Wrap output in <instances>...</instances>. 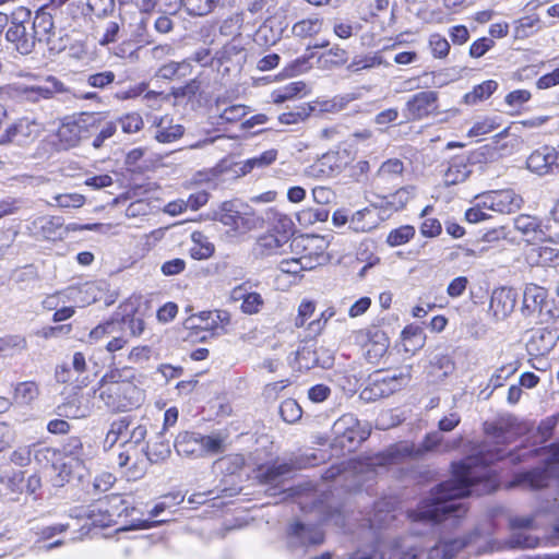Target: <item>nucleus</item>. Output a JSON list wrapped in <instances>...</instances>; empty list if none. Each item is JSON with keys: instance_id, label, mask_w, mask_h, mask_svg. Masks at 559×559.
I'll return each instance as SVG.
<instances>
[{"instance_id": "nucleus-38", "label": "nucleus", "mask_w": 559, "mask_h": 559, "mask_svg": "<svg viewBox=\"0 0 559 559\" xmlns=\"http://www.w3.org/2000/svg\"><path fill=\"white\" fill-rule=\"evenodd\" d=\"M119 333H121V320H118L114 313L108 320L100 322L91 330L87 342L95 344L105 337H110Z\"/></svg>"}, {"instance_id": "nucleus-20", "label": "nucleus", "mask_w": 559, "mask_h": 559, "mask_svg": "<svg viewBox=\"0 0 559 559\" xmlns=\"http://www.w3.org/2000/svg\"><path fill=\"white\" fill-rule=\"evenodd\" d=\"M518 294L511 287H498L493 289L489 304V311L496 320L507 319L514 310Z\"/></svg>"}, {"instance_id": "nucleus-2", "label": "nucleus", "mask_w": 559, "mask_h": 559, "mask_svg": "<svg viewBox=\"0 0 559 559\" xmlns=\"http://www.w3.org/2000/svg\"><path fill=\"white\" fill-rule=\"evenodd\" d=\"M98 399L112 413L130 412L145 401V392L136 384L135 371L130 367L110 368L97 383Z\"/></svg>"}, {"instance_id": "nucleus-54", "label": "nucleus", "mask_w": 559, "mask_h": 559, "mask_svg": "<svg viewBox=\"0 0 559 559\" xmlns=\"http://www.w3.org/2000/svg\"><path fill=\"white\" fill-rule=\"evenodd\" d=\"M38 394V385L34 381L20 382L14 390V399L21 404H29Z\"/></svg>"}, {"instance_id": "nucleus-35", "label": "nucleus", "mask_w": 559, "mask_h": 559, "mask_svg": "<svg viewBox=\"0 0 559 559\" xmlns=\"http://www.w3.org/2000/svg\"><path fill=\"white\" fill-rule=\"evenodd\" d=\"M426 335L419 325L409 324L402 331V346L405 353L415 354L424 347Z\"/></svg>"}, {"instance_id": "nucleus-49", "label": "nucleus", "mask_w": 559, "mask_h": 559, "mask_svg": "<svg viewBox=\"0 0 559 559\" xmlns=\"http://www.w3.org/2000/svg\"><path fill=\"white\" fill-rule=\"evenodd\" d=\"M96 131L97 134L93 140V146L98 148L106 140L110 139L116 133L117 124L114 121L105 120L98 115L97 122L92 128V133Z\"/></svg>"}, {"instance_id": "nucleus-4", "label": "nucleus", "mask_w": 559, "mask_h": 559, "mask_svg": "<svg viewBox=\"0 0 559 559\" xmlns=\"http://www.w3.org/2000/svg\"><path fill=\"white\" fill-rule=\"evenodd\" d=\"M215 218L231 236H243L263 226L264 219L247 203L230 200L222 203Z\"/></svg>"}, {"instance_id": "nucleus-17", "label": "nucleus", "mask_w": 559, "mask_h": 559, "mask_svg": "<svg viewBox=\"0 0 559 559\" xmlns=\"http://www.w3.org/2000/svg\"><path fill=\"white\" fill-rule=\"evenodd\" d=\"M150 459L148 451L128 449L119 453L117 464L124 469L123 473L129 480H138L145 475Z\"/></svg>"}, {"instance_id": "nucleus-14", "label": "nucleus", "mask_w": 559, "mask_h": 559, "mask_svg": "<svg viewBox=\"0 0 559 559\" xmlns=\"http://www.w3.org/2000/svg\"><path fill=\"white\" fill-rule=\"evenodd\" d=\"M420 449H416L414 443L408 441H401L392 444L383 452L370 457L368 465L372 467H382L401 464L406 460L420 457Z\"/></svg>"}, {"instance_id": "nucleus-8", "label": "nucleus", "mask_w": 559, "mask_h": 559, "mask_svg": "<svg viewBox=\"0 0 559 559\" xmlns=\"http://www.w3.org/2000/svg\"><path fill=\"white\" fill-rule=\"evenodd\" d=\"M11 91L20 100L38 103L43 99H50L56 94L64 93L67 88L57 78L48 75L36 84L16 83Z\"/></svg>"}, {"instance_id": "nucleus-44", "label": "nucleus", "mask_w": 559, "mask_h": 559, "mask_svg": "<svg viewBox=\"0 0 559 559\" xmlns=\"http://www.w3.org/2000/svg\"><path fill=\"white\" fill-rule=\"evenodd\" d=\"M147 436V427L144 424L131 425L128 437L124 439L123 450L138 449L148 451V444L145 441Z\"/></svg>"}, {"instance_id": "nucleus-28", "label": "nucleus", "mask_w": 559, "mask_h": 559, "mask_svg": "<svg viewBox=\"0 0 559 559\" xmlns=\"http://www.w3.org/2000/svg\"><path fill=\"white\" fill-rule=\"evenodd\" d=\"M509 128L504 129L495 136V140L488 144L481 145L469 154V160L473 164L490 163L499 159L503 153L504 145L500 143V139L506 138Z\"/></svg>"}, {"instance_id": "nucleus-5", "label": "nucleus", "mask_w": 559, "mask_h": 559, "mask_svg": "<svg viewBox=\"0 0 559 559\" xmlns=\"http://www.w3.org/2000/svg\"><path fill=\"white\" fill-rule=\"evenodd\" d=\"M177 453L186 457H203L224 451V439L219 436H203L199 432L185 431L175 441Z\"/></svg>"}, {"instance_id": "nucleus-7", "label": "nucleus", "mask_w": 559, "mask_h": 559, "mask_svg": "<svg viewBox=\"0 0 559 559\" xmlns=\"http://www.w3.org/2000/svg\"><path fill=\"white\" fill-rule=\"evenodd\" d=\"M31 11L24 7L17 8L11 15V25L5 33V39L22 55H28L35 47L36 35L28 29Z\"/></svg>"}, {"instance_id": "nucleus-51", "label": "nucleus", "mask_w": 559, "mask_h": 559, "mask_svg": "<svg viewBox=\"0 0 559 559\" xmlns=\"http://www.w3.org/2000/svg\"><path fill=\"white\" fill-rule=\"evenodd\" d=\"M109 511L105 508L102 501L92 506L86 514L88 521L92 526L95 527H108L111 525H116L114 520L110 519Z\"/></svg>"}, {"instance_id": "nucleus-31", "label": "nucleus", "mask_w": 559, "mask_h": 559, "mask_svg": "<svg viewBox=\"0 0 559 559\" xmlns=\"http://www.w3.org/2000/svg\"><path fill=\"white\" fill-rule=\"evenodd\" d=\"M556 344V335L548 329H539L533 333L527 350L532 355L544 356L548 354Z\"/></svg>"}, {"instance_id": "nucleus-27", "label": "nucleus", "mask_w": 559, "mask_h": 559, "mask_svg": "<svg viewBox=\"0 0 559 559\" xmlns=\"http://www.w3.org/2000/svg\"><path fill=\"white\" fill-rule=\"evenodd\" d=\"M33 230L46 240H59L66 237L63 221L59 216H40L33 221Z\"/></svg>"}, {"instance_id": "nucleus-60", "label": "nucleus", "mask_w": 559, "mask_h": 559, "mask_svg": "<svg viewBox=\"0 0 559 559\" xmlns=\"http://www.w3.org/2000/svg\"><path fill=\"white\" fill-rule=\"evenodd\" d=\"M280 414L284 421L295 424L301 418L302 409L295 400L287 399L281 403Z\"/></svg>"}, {"instance_id": "nucleus-37", "label": "nucleus", "mask_w": 559, "mask_h": 559, "mask_svg": "<svg viewBox=\"0 0 559 559\" xmlns=\"http://www.w3.org/2000/svg\"><path fill=\"white\" fill-rule=\"evenodd\" d=\"M214 250V245L203 233L193 231L191 234V247L189 249L191 258L194 260H205L213 255Z\"/></svg>"}, {"instance_id": "nucleus-3", "label": "nucleus", "mask_w": 559, "mask_h": 559, "mask_svg": "<svg viewBox=\"0 0 559 559\" xmlns=\"http://www.w3.org/2000/svg\"><path fill=\"white\" fill-rule=\"evenodd\" d=\"M414 531L412 535L396 540V555L392 559H453L468 540L456 538L450 542H439L427 548L426 543Z\"/></svg>"}, {"instance_id": "nucleus-34", "label": "nucleus", "mask_w": 559, "mask_h": 559, "mask_svg": "<svg viewBox=\"0 0 559 559\" xmlns=\"http://www.w3.org/2000/svg\"><path fill=\"white\" fill-rule=\"evenodd\" d=\"M396 540L390 545L379 543L377 546H371L358 549L352 554L347 559H392L396 555Z\"/></svg>"}, {"instance_id": "nucleus-61", "label": "nucleus", "mask_w": 559, "mask_h": 559, "mask_svg": "<svg viewBox=\"0 0 559 559\" xmlns=\"http://www.w3.org/2000/svg\"><path fill=\"white\" fill-rule=\"evenodd\" d=\"M432 373L445 378L454 371L455 365L449 355H436L431 361Z\"/></svg>"}, {"instance_id": "nucleus-29", "label": "nucleus", "mask_w": 559, "mask_h": 559, "mask_svg": "<svg viewBox=\"0 0 559 559\" xmlns=\"http://www.w3.org/2000/svg\"><path fill=\"white\" fill-rule=\"evenodd\" d=\"M56 27H58L57 20L53 16L50 5L40 8L31 24V29L39 41L49 40Z\"/></svg>"}, {"instance_id": "nucleus-42", "label": "nucleus", "mask_w": 559, "mask_h": 559, "mask_svg": "<svg viewBox=\"0 0 559 559\" xmlns=\"http://www.w3.org/2000/svg\"><path fill=\"white\" fill-rule=\"evenodd\" d=\"M498 88V83L495 80H487L483 83L474 86V88L466 93L463 97V102L466 105H476L480 102L488 99Z\"/></svg>"}, {"instance_id": "nucleus-23", "label": "nucleus", "mask_w": 559, "mask_h": 559, "mask_svg": "<svg viewBox=\"0 0 559 559\" xmlns=\"http://www.w3.org/2000/svg\"><path fill=\"white\" fill-rule=\"evenodd\" d=\"M547 297L548 292L546 288L534 283L526 284L523 292V302L521 307L523 316L530 317L540 314L546 305Z\"/></svg>"}, {"instance_id": "nucleus-10", "label": "nucleus", "mask_w": 559, "mask_h": 559, "mask_svg": "<svg viewBox=\"0 0 559 559\" xmlns=\"http://www.w3.org/2000/svg\"><path fill=\"white\" fill-rule=\"evenodd\" d=\"M542 451L549 454L545 461V467L519 475L515 480L518 485L539 489L548 486L550 477H559V442L543 448Z\"/></svg>"}, {"instance_id": "nucleus-39", "label": "nucleus", "mask_w": 559, "mask_h": 559, "mask_svg": "<svg viewBox=\"0 0 559 559\" xmlns=\"http://www.w3.org/2000/svg\"><path fill=\"white\" fill-rule=\"evenodd\" d=\"M128 305L124 306V310L115 312L116 318L121 320V333L124 332L126 329L129 330V334L133 337H139L145 330V322L142 317L136 316L134 311L131 309L129 312L127 310Z\"/></svg>"}, {"instance_id": "nucleus-22", "label": "nucleus", "mask_w": 559, "mask_h": 559, "mask_svg": "<svg viewBox=\"0 0 559 559\" xmlns=\"http://www.w3.org/2000/svg\"><path fill=\"white\" fill-rule=\"evenodd\" d=\"M526 166L532 173L543 176L559 166V155L554 147L545 145L527 157Z\"/></svg>"}, {"instance_id": "nucleus-32", "label": "nucleus", "mask_w": 559, "mask_h": 559, "mask_svg": "<svg viewBox=\"0 0 559 559\" xmlns=\"http://www.w3.org/2000/svg\"><path fill=\"white\" fill-rule=\"evenodd\" d=\"M58 415L67 418H85L91 414V406L83 396L73 395L57 407Z\"/></svg>"}, {"instance_id": "nucleus-15", "label": "nucleus", "mask_w": 559, "mask_h": 559, "mask_svg": "<svg viewBox=\"0 0 559 559\" xmlns=\"http://www.w3.org/2000/svg\"><path fill=\"white\" fill-rule=\"evenodd\" d=\"M188 323L191 329L206 331L213 336H218L227 332L230 313L226 310L201 311L191 316Z\"/></svg>"}, {"instance_id": "nucleus-46", "label": "nucleus", "mask_w": 559, "mask_h": 559, "mask_svg": "<svg viewBox=\"0 0 559 559\" xmlns=\"http://www.w3.org/2000/svg\"><path fill=\"white\" fill-rule=\"evenodd\" d=\"M440 73L437 72H424L417 78H411L404 81L402 91H414L419 88L441 87L443 82H440Z\"/></svg>"}, {"instance_id": "nucleus-26", "label": "nucleus", "mask_w": 559, "mask_h": 559, "mask_svg": "<svg viewBox=\"0 0 559 559\" xmlns=\"http://www.w3.org/2000/svg\"><path fill=\"white\" fill-rule=\"evenodd\" d=\"M151 127L155 128L154 138L159 143H171L183 135V127L174 124L169 116H152L148 118Z\"/></svg>"}, {"instance_id": "nucleus-59", "label": "nucleus", "mask_w": 559, "mask_h": 559, "mask_svg": "<svg viewBox=\"0 0 559 559\" xmlns=\"http://www.w3.org/2000/svg\"><path fill=\"white\" fill-rule=\"evenodd\" d=\"M428 46L436 59H444L451 49L448 39L439 33H433L429 36Z\"/></svg>"}, {"instance_id": "nucleus-18", "label": "nucleus", "mask_w": 559, "mask_h": 559, "mask_svg": "<svg viewBox=\"0 0 559 559\" xmlns=\"http://www.w3.org/2000/svg\"><path fill=\"white\" fill-rule=\"evenodd\" d=\"M43 131V126L35 119L21 118L7 129L0 139V144L12 142L17 145H27L34 142Z\"/></svg>"}, {"instance_id": "nucleus-52", "label": "nucleus", "mask_w": 559, "mask_h": 559, "mask_svg": "<svg viewBox=\"0 0 559 559\" xmlns=\"http://www.w3.org/2000/svg\"><path fill=\"white\" fill-rule=\"evenodd\" d=\"M415 195V187L407 186L399 189L394 193L388 195L385 198V204L394 210L399 211L403 209L408 201Z\"/></svg>"}, {"instance_id": "nucleus-6", "label": "nucleus", "mask_w": 559, "mask_h": 559, "mask_svg": "<svg viewBox=\"0 0 559 559\" xmlns=\"http://www.w3.org/2000/svg\"><path fill=\"white\" fill-rule=\"evenodd\" d=\"M97 114L83 112L78 117L66 118L58 128L57 138L61 148L76 146L82 139L92 134V128L97 122Z\"/></svg>"}, {"instance_id": "nucleus-36", "label": "nucleus", "mask_w": 559, "mask_h": 559, "mask_svg": "<svg viewBox=\"0 0 559 559\" xmlns=\"http://www.w3.org/2000/svg\"><path fill=\"white\" fill-rule=\"evenodd\" d=\"M469 174L466 160L463 157H454L444 170L443 180L447 186H453L463 182Z\"/></svg>"}, {"instance_id": "nucleus-55", "label": "nucleus", "mask_w": 559, "mask_h": 559, "mask_svg": "<svg viewBox=\"0 0 559 559\" xmlns=\"http://www.w3.org/2000/svg\"><path fill=\"white\" fill-rule=\"evenodd\" d=\"M501 124V118L498 116L495 117H484L472 126L468 130V136H480L490 133L491 131L499 128Z\"/></svg>"}, {"instance_id": "nucleus-57", "label": "nucleus", "mask_w": 559, "mask_h": 559, "mask_svg": "<svg viewBox=\"0 0 559 559\" xmlns=\"http://www.w3.org/2000/svg\"><path fill=\"white\" fill-rule=\"evenodd\" d=\"M277 157V151L276 150H267L261 153L258 156H253L251 158H248L243 163V171H251L254 168H264L270 166L276 160Z\"/></svg>"}, {"instance_id": "nucleus-41", "label": "nucleus", "mask_w": 559, "mask_h": 559, "mask_svg": "<svg viewBox=\"0 0 559 559\" xmlns=\"http://www.w3.org/2000/svg\"><path fill=\"white\" fill-rule=\"evenodd\" d=\"M132 425V418L130 416L120 417L114 420L106 433L104 444L107 448H112L120 439L128 437L129 428Z\"/></svg>"}, {"instance_id": "nucleus-63", "label": "nucleus", "mask_w": 559, "mask_h": 559, "mask_svg": "<svg viewBox=\"0 0 559 559\" xmlns=\"http://www.w3.org/2000/svg\"><path fill=\"white\" fill-rule=\"evenodd\" d=\"M539 23L536 16H524L514 22V37L518 39L527 38L533 34V28Z\"/></svg>"}, {"instance_id": "nucleus-56", "label": "nucleus", "mask_w": 559, "mask_h": 559, "mask_svg": "<svg viewBox=\"0 0 559 559\" xmlns=\"http://www.w3.org/2000/svg\"><path fill=\"white\" fill-rule=\"evenodd\" d=\"M218 0H180L190 15L203 16L212 12Z\"/></svg>"}, {"instance_id": "nucleus-43", "label": "nucleus", "mask_w": 559, "mask_h": 559, "mask_svg": "<svg viewBox=\"0 0 559 559\" xmlns=\"http://www.w3.org/2000/svg\"><path fill=\"white\" fill-rule=\"evenodd\" d=\"M322 26L321 17L311 16L296 22L292 27V33L299 38H309L318 35L322 31Z\"/></svg>"}, {"instance_id": "nucleus-48", "label": "nucleus", "mask_w": 559, "mask_h": 559, "mask_svg": "<svg viewBox=\"0 0 559 559\" xmlns=\"http://www.w3.org/2000/svg\"><path fill=\"white\" fill-rule=\"evenodd\" d=\"M348 53L340 46H333L328 51L322 53L319 59V67L322 69H331L346 63Z\"/></svg>"}, {"instance_id": "nucleus-12", "label": "nucleus", "mask_w": 559, "mask_h": 559, "mask_svg": "<svg viewBox=\"0 0 559 559\" xmlns=\"http://www.w3.org/2000/svg\"><path fill=\"white\" fill-rule=\"evenodd\" d=\"M411 379V367L406 366L399 371L385 376L377 374L369 389L362 392L365 399L385 397L401 390Z\"/></svg>"}, {"instance_id": "nucleus-1", "label": "nucleus", "mask_w": 559, "mask_h": 559, "mask_svg": "<svg viewBox=\"0 0 559 559\" xmlns=\"http://www.w3.org/2000/svg\"><path fill=\"white\" fill-rule=\"evenodd\" d=\"M490 474L487 463L479 457H468L453 464L452 479L437 486L416 509L408 511V519L428 528L442 521L456 523L467 512L462 498L473 493V488L478 484L484 483V489H488Z\"/></svg>"}, {"instance_id": "nucleus-11", "label": "nucleus", "mask_w": 559, "mask_h": 559, "mask_svg": "<svg viewBox=\"0 0 559 559\" xmlns=\"http://www.w3.org/2000/svg\"><path fill=\"white\" fill-rule=\"evenodd\" d=\"M439 114V94L421 91L412 95L403 108L407 121H420Z\"/></svg>"}, {"instance_id": "nucleus-33", "label": "nucleus", "mask_w": 559, "mask_h": 559, "mask_svg": "<svg viewBox=\"0 0 559 559\" xmlns=\"http://www.w3.org/2000/svg\"><path fill=\"white\" fill-rule=\"evenodd\" d=\"M389 347V340L381 331H374L365 344L364 355L370 364H377L384 356Z\"/></svg>"}, {"instance_id": "nucleus-50", "label": "nucleus", "mask_w": 559, "mask_h": 559, "mask_svg": "<svg viewBox=\"0 0 559 559\" xmlns=\"http://www.w3.org/2000/svg\"><path fill=\"white\" fill-rule=\"evenodd\" d=\"M306 90V84L301 81L292 82L274 90L271 94L273 103L281 104L294 98Z\"/></svg>"}, {"instance_id": "nucleus-30", "label": "nucleus", "mask_w": 559, "mask_h": 559, "mask_svg": "<svg viewBox=\"0 0 559 559\" xmlns=\"http://www.w3.org/2000/svg\"><path fill=\"white\" fill-rule=\"evenodd\" d=\"M345 165L346 160L338 152H329L313 164L311 169L316 176L333 177L340 174Z\"/></svg>"}, {"instance_id": "nucleus-45", "label": "nucleus", "mask_w": 559, "mask_h": 559, "mask_svg": "<svg viewBox=\"0 0 559 559\" xmlns=\"http://www.w3.org/2000/svg\"><path fill=\"white\" fill-rule=\"evenodd\" d=\"M50 452L49 448L38 444L20 447L12 452L11 461L16 465L25 466L31 462L32 456H34L35 460H39V454Z\"/></svg>"}, {"instance_id": "nucleus-25", "label": "nucleus", "mask_w": 559, "mask_h": 559, "mask_svg": "<svg viewBox=\"0 0 559 559\" xmlns=\"http://www.w3.org/2000/svg\"><path fill=\"white\" fill-rule=\"evenodd\" d=\"M513 225L528 241H542L545 238L547 224L537 216L520 214L514 218Z\"/></svg>"}, {"instance_id": "nucleus-47", "label": "nucleus", "mask_w": 559, "mask_h": 559, "mask_svg": "<svg viewBox=\"0 0 559 559\" xmlns=\"http://www.w3.org/2000/svg\"><path fill=\"white\" fill-rule=\"evenodd\" d=\"M102 502L109 511L108 513L111 515L110 519L114 520L115 524H118L121 516H128L134 510V508H130L127 500L119 495H112Z\"/></svg>"}, {"instance_id": "nucleus-64", "label": "nucleus", "mask_w": 559, "mask_h": 559, "mask_svg": "<svg viewBox=\"0 0 559 559\" xmlns=\"http://www.w3.org/2000/svg\"><path fill=\"white\" fill-rule=\"evenodd\" d=\"M248 114V110H247V106L245 105H231L227 108H225L221 114H219V121L217 122L218 124L221 123H235L239 120H241L246 115Z\"/></svg>"}, {"instance_id": "nucleus-21", "label": "nucleus", "mask_w": 559, "mask_h": 559, "mask_svg": "<svg viewBox=\"0 0 559 559\" xmlns=\"http://www.w3.org/2000/svg\"><path fill=\"white\" fill-rule=\"evenodd\" d=\"M324 535L317 526L293 523L288 528L287 543L290 548L307 547L323 543Z\"/></svg>"}, {"instance_id": "nucleus-62", "label": "nucleus", "mask_w": 559, "mask_h": 559, "mask_svg": "<svg viewBox=\"0 0 559 559\" xmlns=\"http://www.w3.org/2000/svg\"><path fill=\"white\" fill-rule=\"evenodd\" d=\"M415 235V229L411 225H404L390 231L386 242L391 247L402 246L408 242Z\"/></svg>"}, {"instance_id": "nucleus-16", "label": "nucleus", "mask_w": 559, "mask_h": 559, "mask_svg": "<svg viewBox=\"0 0 559 559\" xmlns=\"http://www.w3.org/2000/svg\"><path fill=\"white\" fill-rule=\"evenodd\" d=\"M49 5L60 29L75 28L85 17V8L81 0L52 1Z\"/></svg>"}, {"instance_id": "nucleus-58", "label": "nucleus", "mask_w": 559, "mask_h": 559, "mask_svg": "<svg viewBox=\"0 0 559 559\" xmlns=\"http://www.w3.org/2000/svg\"><path fill=\"white\" fill-rule=\"evenodd\" d=\"M282 29H274L270 23H263L255 33V43L261 46L275 45L281 38Z\"/></svg>"}, {"instance_id": "nucleus-24", "label": "nucleus", "mask_w": 559, "mask_h": 559, "mask_svg": "<svg viewBox=\"0 0 559 559\" xmlns=\"http://www.w3.org/2000/svg\"><path fill=\"white\" fill-rule=\"evenodd\" d=\"M383 219L378 207L371 205L354 212L348 228L354 233H370L378 228Z\"/></svg>"}, {"instance_id": "nucleus-19", "label": "nucleus", "mask_w": 559, "mask_h": 559, "mask_svg": "<svg viewBox=\"0 0 559 559\" xmlns=\"http://www.w3.org/2000/svg\"><path fill=\"white\" fill-rule=\"evenodd\" d=\"M63 302H73L76 307H86L103 296V289L95 282H87L79 286H70L63 289Z\"/></svg>"}, {"instance_id": "nucleus-53", "label": "nucleus", "mask_w": 559, "mask_h": 559, "mask_svg": "<svg viewBox=\"0 0 559 559\" xmlns=\"http://www.w3.org/2000/svg\"><path fill=\"white\" fill-rule=\"evenodd\" d=\"M296 361L300 369H312L318 366L316 348L312 344L305 343L296 352Z\"/></svg>"}, {"instance_id": "nucleus-13", "label": "nucleus", "mask_w": 559, "mask_h": 559, "mask_svg": "<svg viewBox=\"0 0 559 559\" xmlns=\"http://www.w3.org/2000/svg\"><path fill=\"white\" fill-rule=\"evenodd\" d=\"M524 201L513 189L491 190L479 194V204L499 214L518 212Z\"/></svg>"}, {"instance_id": "nucleus-40", "label": "nucleus", "mask_w": 559, "mask_h": 559, "mask_svg": "<svg viewBox=\"0 0 559 559\" xmlns=\"http://www.w3.org/2000/svg\"><path fill=\"white\" fill-rule=\"evenodd\" d=\"M287 242L286 236H275L273 234L262 235L258 238L254 251L260 255H272L281 252L282 247Z\"/></svg>"}, {"instance_id": "nucleus-9", "label": "nucleus", "mask_w": 559, "mask_h": 559, "mask_svg": "<svg viewBox=\"0 0 559 559\" xmlns=\"http://www.w3.org/2000/svg\"><path fill=\"white\" fill-rule=\"evenodd\" d=\"M332 432L342 447L353 449L368 439L370 427L367 423L359 421L353 414H345L334 423Z\"/></svg>"}]
</instances>
